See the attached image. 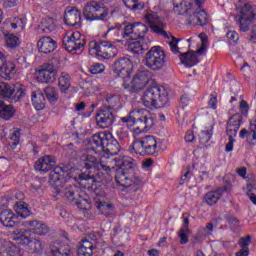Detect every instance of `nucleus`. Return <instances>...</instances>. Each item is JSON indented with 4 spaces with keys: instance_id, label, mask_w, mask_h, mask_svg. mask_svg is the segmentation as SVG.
Listing matches in <instances>:
<instances>
[{
    "instance_id": "nucleus-12",
    "label": "nucleus",
    "mask_w": 256,
    "mask_h": 256,
    "mask_svg": "<svg viewBox=\"0 0 256 256\" xmlns=\"http://www.w3.org/2000/svg\"><path fill=\"white\" fill-rule=\"evenodd\" d=\"M124 25V39L126 41H137V39H144L149 28L141 22L128 23Z\"/></svg>"
},
{
    "instance_id": "nucleus-59",
    "label": "nucleus",
    "mask_w": 256,
    "mask_h": 256,
    "mask_svg": "<svg viewBox=\"0 0 256 256\" xmlns=\"http://www.w3.org/2000/svg\"><path fill=\"white\" fill-rule=\"evenodd\" d=\"M239 107H240L241 113L243 115H247V113L249 112V104L247 103V101L242 100L240 102V106Z\"/></svg>"
},
{
    "instance_id": "nucleus-25",
    "label": "nucleus",
    "mask_w": 256,
    "mask_h": 256,
    "mask_svg": "<svg viewBox=\"0 0 256 256\" xmlns=\"http://www.w3.org/2000/svg\"><path fill=\"white\" fill-rule=\"evenodd\" d=\"M242 123L243 116L241 114L232 115L226 124V135H237Z\"/></svg>"
},
{
    "instance_id": "nucleus-26",
    "label": "nucleus",
    "mask_w": 256,
    "mask_h": 256,
    "mask_svg": "<svg viewBox=\"0 0 256 256\" xmlns=\"http://www.w3.org/2000/svg\"><path fill=\"white\" fill-rule=\"evenodd\" d=\"M64 21L70 27H79L81 23V12L77 8L67 10L64 15Z\"/></svg>"
},
{
    "instance_id": "nucleus-20",
    "label": "nucleus",
    "mask_w": 256,
    "mask_h": 256,
    "mask_svg": "<svg viewBox=\"0 0 256 256\" xmlns=\"http://www.w3.org/2000/svg\"><path fill=\"white\" fill-rule=\"evenodd\" d=\"M173 11L176 15H189L190 11L195 9L194 0H174Z\"/></svg>"
},
{
    "instance_id": "nucleus-45",
    "label": "nucleus",
    "mask_w": 256,
    "mask_h": 256,
    "mask_svg": "<svg viewBox=\"0 0 256 256\" xmlns=\"http://www.w3.org/2000/svg\"><path fill=\"white\" fill-rule=\"evenodd\" d=\"M5 39L7 47H10V49H15L21 45V40L15 34L6 35Z\"/></svg>"
},
{
    "instance_id": "nucleus-41",
    "label": "nucleus",
    "mask_w": 256,
    "mask_h": 256,
    "mask_svg": "<svg viewBox=\"0 0 256 256\" xmlns=\"http://www.w3.org/2000/svg\"><path fill=\"white\" fill-rule=\"evenodd\" d=\"M124 5L128 9H132V11H141V9L145 8V3L140 0H122Z\"/></svg>"
},
{
    "instance_id": "nucleus-18",
    "label": "nucleus",
    "mask_w": 256,
    "mask_h": 256,
    "mask_svg": "<svg viewBox=\"0 0 256 256\" xmlns=\"http://www.w3.org/2000/svg\"><path fill=\"white\" fill-rule=\"evenodd\" d=\"M96 123L100 129H109L115 123V116L110 109L102 108L96 114Z\"/></svg>"
},
{
    "instance_id": "nucleus-50",
    "label": "nucleus",
    "mask_w": 256,
    "mask_h": 256,
    "mask_svg": "<svg viewBox=\"0 0 256 256\" xmlns=\"http://www.w3.org/2000/svg\"><path fill=\"white\" fill-rule=\"evenodd\" d=\"M189 234H191V230H183L180 229L178 231V237L180 238V245H187L189 243Z\"/></svg>"
},
{
    "instance_id": "nucleus-28",
    "label": "nucleus",
    "mask_w": 256,
    "mask_h": 256,
    "mask_svg": "<svg viewBox=\"0 0 256 256\" xmlns=\"http://www.w3.org/2000/svg\"><path fill=\"white\" fill-rule=\"evenodd\" d=\"M0 221L4 227L13 229L17 225V216L13 213V210H4L0 213Z\"/></svg>"
},
{
    "instance_id": "nucleus-46",
    "label": "nucleus",
    "mask_w": 256,
    "mask_h": 256,
    "mask_svg": "<svg viewBox=\"0 0 256 256\" xmlns=\"http://www.w3.org/2000/svg\"><path fill=\"white\" fill-rule=\"evenodd\" d=\"M106 35H113L114 37H118V39H124V24L109 28Z\"/></svg>"
},
{
    "instance_id": "nucleus-24",
    "label": "nucleus",
    "mask_w": 256,
    "mask_h": 256,
    "mask_svg": "<svg viewBox=\"0 0 256 256\" xmlns=\"http://www.w3.org/2000/svg\"><path fill=\"white\" fill-rule=\"evenodd\" d=\"M55 165H57V162L53 156H44L35 162L34 169H36V171L47 173V171H51Z\"/></svg>"
},
{
    "instance_id": "nucleus-60",
    "label": "nucleus",
    "mask_w": 256,
    "mask_h": 256,
    "mask_svg": "<svg viewBox=\"0 0 256 256\" xmlns=\"http://www.w3.org/2000/svg\"><path fill=\"white\" fill-rule=\"evenodd\" d=\"M19 0H4V7L6 9H11L12 7H17Z\"/></svg>"
},
{
    "instance_id": "nucleus-16",
    "label": "nucleus",
    "mask_w": 256,
    "mask_h": 256,
    "mask_svg": "<svg viewBox=\"0 0 256 256\" xmlns=\"http://www.w3.org/2000/svg\"><path fill=\"white\" fill-rule=\"evenodd\" d=\"M151 81V72L149 70H142L135 74L131 81L130 93H137L149 84Z\"/></svg>"
},
{
    "instance_id": "nucleus-23",
    "label": "nucleus",
    "mask_w": 256,
    "mask_h": 256,
    "mask_svg": "<svg viewBox=\"0 0 256 256\" xmlns=\"http://www.w3.org/2000/svg\"><path fill=\"white\" fill-rule=\"evenodd\" d=\"M80 184L84 186V189H88V191H95L101 183V180L98 179L95 175L81 173L79 175Z\"/></svg>"
},
{
    "instance_id": "nucleus-21",
    "label": "nucleus",
    "mask_w": 256,
    "mask_h": 256,
    "mask_svg": "<svg viewBox=\"0 0 256 256\" xmlns=\"http://www.w3.org/2000/svg\"><path fill=\"white\" fill-rule=\"evenodd\" d=\"M241 139H246V143L249 147H255L256 145V121H250L249 128H243L240 133Z\"/></svg>"
},
{
    "instance_id": "nucleus-48",
    "label": "nucleus",
    "mask_w": 256,
    "mask_h": 256,
    "mask_svg": "<svg viewBox=\"0 0 256 256\" xmlns=\"http://www.w3.org/2000/svg\"><path fill=\"white\" fill-rule=\"evenodd\" d=\"M141 111H146L145 109H141V110H138L136 113H135V117L133 116H125V117H122L121 118V122L122 123H126V125H133L136 123L137 125V121L139 118L143 117V114H139V112Z\"/></svg>"
},
{
    "instance_id": "nucleus-62",
    "label": "nucleus",
    "mask_w": 256,
    "mask_h": 256,
    "mask_svg": "<svg viewBox=\"0 0 256 256\" xmlns=\"http://www.w3.org/2000/svg\"><path fill=\"white\" fill-rule=\"evenodd\" d=\"M3 256H21L17 247L10 248Z\"/></svg>"
},
{
    "instance_id": "nucleus-1",
    "label": "nucleus",
    "mask_w": 256,
    "mask_h": 256,
    "mask_svg": "<svg viewBox=\"0 0 256 256\" xmlns=\"http://www.w3.org/2000/svg\"><path fill=\"white\" fill-rule=\"evenodd\" d=\"M86 169H96L104 171L106 175L115 173L117 185L123 187L126 193H137L141 179L135 176V159L129 156L119 155V157L101 156L99 159L93 155H87L85 159Z\"/></svg>"
},
{
    "instance_id": "nucleus-11",
    "label": "nucleus",
    "mask_w": 256,
    "mask_h": 256,
    "mask_svg": "<svg viewBox=\"0 0 256 256\" xmlns=\"http://www.w3.org/2000/svg\"><path fill=\"white\" fill-rule=\"evenodd\" d=\"M62 45L68 53H81L85 49V36L79 31L67 33L63 37Z\"/></svg>"
},
{
    "instance_id": "nucleus-5",
    "label": "nucleus",
    "mask_w": 256,
    "mask_h": 256,
    "mask_svg": "<svg viewBox=\"0 0 256 256\" xmlns=\"http://www.w3.org/2000/svg\"><path fill=\"white\" fill-rule=\"evenodd\" d=\"M88 51L90 55H96V57H101L102 59H111L117 55V47L107 40L89 42Z\"/></svg>"
},
{
    "instance_id": "nucleus-3",
    "label": "nucleus",
    "mask_w": 256,
    "mask_h": 256,
    "mask_svg": "<svg viewBox=\"0 0 256 256\" xmlns=\"http://www.w3.org/2000/svg\"><path fill=\"white\" fill-rule=\"evenodd\" d=\"M90 147L94 153H106L105 157H119V151H121V145L117 139L113 137L112 133L100 132L94 134L90 140Z\"/></svg>"
},
{
    "instance_id": "nucleus-34",
    "label": "nucleus",
    "mask_w": 256,
    "mask_h": 256,
    "mask_svg": "<svg viewBox=\"0 0 256 256\" xmlns=\"http://www.w3.org/2000/svg\"><path fill=\"white\" fill-rule=\"evenodd\" d=\"M145 38H140L138 41H134L129 44V50L134 55H143L147 51V43H143Z\"/></svg>"
},
{
    "instance_id": "nucleus-49",
    "label": "nucleus",
    "mask_w": 256,
    "mask_h": 256,
    "mask_svg": "<svg viewBox=\"0 0 256 256\" xmlns=\"http://www.w3.org/2000/svg\"><path fill=\"white\" fill-rule=\"evenodd\" d=\"M21 141V131L20 130H14L10 134V142L9 145L12 149H15L19 145Z\"/></svg>"
},
{
    "instance_id": "nucleus-22",
    "label": "nucleus",
    "mask_w": 256,
    "mask_h": 256,
    "mask_svg": "<svg viewBox=\"0 0 256 256\" xmlns=\"http://www.w3.org/2000/svg\"><path fill=\"white\" fill-rule=\"evenodd\" d=\"M37 47L40 53L47 55L57 49V41L49 36H44L38 40Z\"/></svg>"
},
{
    "instance_id": "nucleus-51",
    "label": "nucleus",
    "mask_w": 256,
    "mask_h": 256,
    "mask_svg": "<svg viewBox=\"0 0 256 256\" xmlns=\"http://www.w3.org/2000/svg\"><path fill=\"white\" fill-rule=\"evenodd\" d=\"M103 71H105V65L101 63H96L90 67V73H92V75H99L103 73Z\"/></svg>"
},
{
    "instance_id": "nucleus-64",
    "label": "nucleus",
    "mask_w": 256,
    "mask_h": 256,
    "mask_svg": "<svg viewBox=\"0 0 256 256\" xmlns=\"http://www.w3.org/2000/svg\"><path fill=\"white\" fill-rule=\"evenodd\" d=\"M236 256H249V248H241L239 252H236Z\"/></svg>"
},
{
    "instance_id": "nucleus-29",
    "label": "nucleus",
    "mask_w": 256,
    "mask_h": 256,
    "mask_svg": "<svg viewBox=\"0 0 256 256\" xmlns=\"http://www.w3.org/2000/svg\"><path fill=\"white\" fill-rule=\"evenodd\" d=\"M12 239L20 245L31 243V232L27 229H18L12 233Z\"/></svg>"
},
{
    "instance_id": "nucleus-47",
    "label": "nucleus",
    "mask_w": 256,
    "mask_h": 256,
    "mask_svg": "<svg viewBox=\"0 0 256 256\" xmlns=\"http://www.w3.org/2000/svg\"><path fill=\"white\" fill-rule=\"evenodd\" d=\"M27 245L30 253H43V242L41 240H30Z\"/></svg>"
},
{
    "instance_id": "nucleus-7",
    "label": "nucleus",
    "mask_w": 256,
    "mask_h": 256,
    "mask_svg": "<svg viewBox=\"0 0 256 256\" xmlns=\"http://www.w3.org/2000/svg\"><path fill=\"white\" fill-rule=\"evenodd\" d=\"M256 19V6H252L249 3L244 4L238 15L234 16L240 31L247 33L253 25V21Z\"/></svg>"
},
{
    "instance_id": "nucleus-17",
    "label": "nucleus",
    "mask_w": 256,
    "mask_h": 256,
    "mask_svg": "<svg viewBox=\"0 0 256 256\" xmlns=\"http://www.w3.org/2000/svg\"><path fill=\"white\" fill-rule=\"evenodd\" d=\"M39 83H55L57 80V68L53 63L43 64L42 69L37 71Z\"/></svg>"
},
{
    "instance_id": "nucleus-57",
    "label": "nucleus",
    "mask_w": 256,
    "mask_h": 256,
    "mask_svg": "<svg viewBox=\"0 0 256 256\" xmlns=\"http://www.w3.org/2000/svg\"><path fill=\"white\" fill-rule=\"evenodd\" d=\"M213 231V223H207L205 228H202L200 230L201 236L205 237L207 235H211V232Z\"/></svg>"
},
{
    "instance_id": "nucleus-32",
    "label": "nucleus",
    "mask_w": 256,
    "mask_h": 256,
    "mask_svg": "<svg viewBox=\"0 0 256 256\" xmlns=\"http://www.w3.org/2000/svg\"><path fill=\"white\" fill-rule=\"evenodd\" d=\"M75 205L78 209L89 211V209H91V200L89 199V195L85 192H80L78 194V199L75 200Z\"/></svg>"
},
{
    "instance_id": "nucleus-31",
    "label": "nucleus",
    "mask_w": 256,
    "mask_h": 256,
    "mask_svg": "<svg viewBox=\"0 0 256 256\" xmlns=\"http://www.w3.org/2000/svg\"><path fill=\"white\" fill-rule=\"evenodd\" d=\"M15 116V108L12 105H6L5 102L0 101V119L9 121Z\"/></svg>"
},
{
    "instance_id": "nucleus-37",
    "label": "nucleus",
    "mask_w": 256,
    "mask_h": 256,
    "mask_svg": "<svg viewBox=\"0 0 256 256\" xmlns=\"http://www.w3.org/2000/svg\"><path fill=\"white\" fill-rule=\"evenodd\" d=\"M50 252L52 256H69V248L61 245L59 242H52L50 244Z\"/></svg>"
},
{
    "instance_id": "nucleus-33",
    "label": "nucleus",
    "mask_w": 256,
    "mask_h": 256,
    "mask_svg": "<svg viewBox=\"0 0 256 256\" xmlns=\"http://www.w3.org/2000/svg\"><path fill=\"white\" fill-rule=\"evenodd\" d=\"M58 87L62 93H67L71 88V75L67 72H61L58 78Z\"/></svg>"
},
{
    "instance_id": "nucleus-61",
    "label": "nucleus",
    "mask_w": 256,
    "mask_h": 256,
    "mask_svg": "<svg viewBox=\"0 0 256 256\" xmlns=\"http://www.w3.org/2000/svg\"><path fill=\"white\" fill-rule=\"evenodd\" d=\"M184 139H185L186 143H193V141H195V134L193 133L192 130H188L186 132Z\"/></svg>"
},
{
    "instance_id": "nucleus-58",
    "label": "nucleus",
    "mask_w": 256,
    "mask_h": 256,
    "mask_svg": "<svg viewBox=\"0 0 256 256\" xmlns=\"http://www.w3.org/2000/svg\"><path fill=\"white\" fill-rule=\"evenodd\" d=\"M208 105L210 109H217V93L210 94Z\"/></svg>"
},
{
    "instance_id": "nucleus-44",
    "label": "nucleus",
    "mask_w": 256,
    "mask_h": 256,
    "mask_svg": "<svg viewBox=\"0 0 256 256\" xmlns=\"http://www.w3.org/2000/svg\"><path fill=\"white\" fill-rule=\"evenodd\" d=\"M44 93L50 103H57L59 101V93H57L55 87H46Z\"/></svg>"
},
{
    "instance_id": "nucleus-52",
    "label": "nucleus",
    "mask_w": 256,
    "mask_h": 256,
    "mask_svg": "<svg viewBox=\"0 0 256 256\" xmlns=\"http://www.w3.org/2000/svg\"><path fill=\"white\" fill-rule=\"evenodd\" d=\"M211 133L209 131H202L199 135L201 145H207L211 141Z\"/></svg>"
},
{
    "instance_id": "nucleus-13",
    "label": "nucleus",
    "mask_w": 256,
    "mask_h": 256,
    "mask_svg": "<svg viewBox=\"0 0 256 256\" xmlns=\"http://www.w3.org/2000/svg\"><path fill=\"white\" fill-rule=\"evenodd\" d=\"M201 38V47L196 52H185L180 54L179 59L182 63V65H185L186 67H194V65H197L199 63L198 55H205L207 53V36L204 34L200 35Z\"/></svg>"
},
{
    "instance_id": "nucleus-6",
    "label": "nucleus",
    "mask_w": 256,
    "mask_h": 256,
    "mask_svg": "<svg viewBox=\"0 0 256 256\" xmlns=\"http://www.w3.org/2000/svg\"><path fill=\"white\" fill-rule=\"evenodd\" d=\"M83 13L87 21H105L109 16V9L101 2L92 0L85 4Z\"/></svg>"
},
{
    "instance_id": "nucleus-2",
    "label": "nucleus",
    "mask_w": 256,
    "mask_h": 256,
    "mask_svg": "<svg viewBox=\"0 0 256 256\" xmlns=\"http://www.w3.org/2000/svg\"><path fill=\"white\" fill-rule=\"evenodd\" d=\"M142 115L137 120V127L134 129V141L129 147L131 153L136 155H155L157 153V140L151 135H146L144 131H149L155 125V120L148 110H142L138 113Z\"/></svg>"
},
{
    "instance_id": "nucleus-35",
    "label": "nucleus",
    "mask_w": 256,
    "mask_h": 256,
    "mask_svg": "<svg viewBox=\"0 0 256 256\" xmlns=\"http://www.w3.org/2000/svg\"><path fill=\"white\" fill-rule=\"evenodd\" d=\"M104 103V109H119L121 107V97L117 94H108Z\"/></svg>"
},
{
    "instance_id": "nucleus-63",
    "label": "nucleus",
    "mask_w": 256,
    "mask_h": 256,
    "mask_svg": "<svg viewBox=\"0 0 256 256\" xmlns=\"http://www.w3.org/2000/svg\"><path fill=\"white\" fill-rule=\"evenodd\" d=\"M189 173H191V170H189V168H186L184 174L180 179V185H183L186 181H189Z\"/></svg>"
},
{
    "instance_id": "nucleus-39",
    "label": "nucleus",
    "mask_w": 256,
    "mask_h": 256,
    "mask_svg": "<svg viewBox=\"0 0 256 256\" xmlns=\"http://www.w3.org/2000/svg\"><path fill=\"white\" fill-rule=\"evenodd\" d=\"M32 104L34 105L36 111H41L45 109V96L41 93L32 92Z\"/></svg>"
},
{
    "instance_id": "nucleus-36",
    "label": "nucleus",
    "mask_w": 256,
    "mask_h": 256,
    "mask_svg": "<svg viewBox=\"0 0 256 256\" xmlns=\"http://www.w3.org/2000/svg\"><path fill=\"white\" fill-rule=\"evenodd\" d=\"M223 197V188H218L217 190L207 192L204 196L207 205H215Z\"/></svg>"
},
{
    "instance_id": "nucleus-53",
    "label": "nucleus",
    "mask_w": 256,
    "mask_h": 256,
    "mask_svg": "<svg viewBox=\"0 0 256 256\" xmlns=\"http://www.w3.org/2000/svg\"><path fill=\"white\" fill-rule=\"evenodd\" d=\"M178 43H179V39L172 36V41L169 42V45H170V49H171L172 53H174V55H179V53H181L179 51V46H177Z\"/></svg>"
},
{
    "instance_id": "nucleus-27",
    "label": "nucleus",
    "mask_w": 256,
    "mask_h": 256,
    "mask_svg": "<svg viewBox=\"0 0 256 256\" xmlns=\"http://www.w3.org/2000/svg\"><path fill=\"white\" fill-rule=\"evenodd\" d=\"M25 225L26 227H30V229L33 230V233H35V235H47V233H49L50 231L49 226L45 222H41L38 220L27 221L25 222Z\"/></svg>"
},
{
    "instance_id": "nucleus-56",
    "label": "nucleus",
    "mask_w": 256,
    "mask_h": 256,
    "mask_svg": "<svg viewBox=\"0 0 256 256\" xmlns=\"http://www.w3.org/2000/svg\"><path fill=\"white\" fill-rule=\"evenodd\" d=\"M239 245L241 248L249 249V246L251 245V236L242 237L239 240Z\"/></svg>"
},
{
    "instance_id": "nucleus-38",
    "label": "nucleus",
    "mask_w": 256,
    "mask_h": 256,
    "mask_svg": "<svg viewBox=\"0 0 256 256\" xmlns=\"http://www.w3.org/2000/svg\"><path fill=\"white\" fill-rule=\"evenodd\" d=\"M95 245L91 243L88 239H83L82 244L78 249V256H91L93 255V250Z\"/></svg>"
},
{
    "instance_id": "nucleus-8",
    "label": "nucleus",
    "mask_w": 256,
    "mask_h": 256,
    "mask_svg": "<svg viewBox=\"0 0 256 256\" xmlns=\"http://www.w3.org/2000/svg\"><path fill=\"white\" fill-rule=\"evenodd\" d=\"M0 95L10 103H17L25 97V86L19 82L15 84L0 82Z\"/></svg>"
},
{
    "instance_id": "nucleus-14",
    "label": "nucleus",
    "mask_w": 256,
    "mask_h": 256,
    "mask_svg": "<svg viewBox=\"0 0 256 256\" xmlns=\"http://www.w3.org/2000/svg\"><path fill=\"white\" fill-rule=\"evenodd\" d=\"M188 25L205 27L209 23V16L204 7L194 6V9L190 11L187 18Z\"/></svg>"
},
{
    "instance_id": "nucleus-54",
    "label": "nucleus",
    "mask_w": 256,
    "mask_h": 256,
    "mask_svg": "<svg viewBox=\"0 0 256 256\" xmlns=\"http://www.w3.org/2000/svg\"><path fill=\"white\" fill-rule=\"evenodd\" d=\"M227 137H228L229 141L226 144V152L231 153V151H233V143H235V137H237V135L227 134Z\"/></svg>"
},
{
    "instance_id": "nucleus-15",
    "label": "nucleus",
    "mask_w": 256,
    "mask_h": 256,
    "mask_svg": "<svg viewBox=\"0 0 256 256\" xmlns=\"http://www.w3.org/2000/svg\"><path fill=\"white\" fill-rule=\"evenodd\" d=\"M144 19H146V23H148L150 29L154 33H157V35H162V37H169L167 31H165V23H163V19L159 17V14L155 12L147 13L144 16Z\"/></svg>"
},
{
    "instance_id": "nucleus-43",
    "label": "nucleus",
    "mask_w": 256,
    "mask_h": 256,
    "mask_svg": "<svg viewBox=\"0 0 256 256\" xmlns=\"http://www.w3.org/2000/svg\"><path fill=\"white\" fill-rule=\"evenodd\" d=\"M0 76L2 79H5L6 81H9L11 79L12 75H15V66L13 64H6L2 70H0Z\"/></svg>"
},
{
    "instance_id": "nucleus-55",
    "label": "nucleus",
    "mask_w": 256,
    "mask_h": 256,
    "mask_svg": "<svg viewBox=\"0 0 256 256\" xmlns=\"http://www.w3.org/2000/svg\"><path fill=\"white\" fill-rule=\"evenodd\" d=\"M226 37L230 43H237L239 41V34L235 31H228Z\"/></svg>"
},
{
    "instance_id": "nucleus-9",
    "label": "nucleus",
    "mask_w": 256,
    "mask_h": 256,
    "mask_svg": "<svg viewBox=\"0 0 256 256\" xmlns=\"http://www.w3.org/2000/svg\"><path fill=\"white\" fill-rule=\"evenodd\" d=\"M165 57L163 48L154 46L146 53L144 65L152 71H161L165 67Z\"/></svg>"
},
{
    "instance_id": "nucleus-19",
    "label": "nucleus",
    "mask_w": 256,
    "mask_h": 256,
    "mask_svg": "<svg viewBox=\"0 0 256 256\" xmlns=\"http://www.w3.org/2000/svg\"><path fill=\"white\" fill-rule=\"evenodd\" d=\"M131 69V60L129 58H120L114 63V73L116 77L126 79L129 77V71Z\"/></svg>"
},
{
    "instance_id": "nucleus-40",
    "label": "nucleus",
    "mask_w": 256,
    "mask_h": 256,
    "mask_svg": "<svg viewBox=\"0 0 256 256\" xmlns=\"http://www.w3.org/2000/svg\"><path fill=\"white\" fill-rule=\"evenodd\" d=\"M81 189H79V187L77 186H68L65 188V197H67V199H69V201H75L77 200L79 197V193H81Z\"/></svg>"
},
{
    "instance_id": "nucleus-4",
    "label": "nucleus",
    "mask_w": 256,
    "mask_h": 256,
    "mask_svg": "<svg viewBox=\"0 0 256 256\" xmlns=\"http://www.w3.org/2000/svg\"><path fill=\"white\" fill-rule=\"evenodd\" d=\"M141 103L148 109H161L169 103V94L163 86L148 88L141 96Z\"/></svg>"
},
{
    "instance_id": "nucleus-42",
    "label": "nucleus",
    "mask_w": 256,
    "mask_h": 256,
    "mask_svg": "<svg viewBox=\"0 0 256 256\" xmlns=\"http://www.w3.org/2000/svg\"><path fill=\"white\" fill-rule=\"evenodd\" d=\"M96 207L100 211L102 215H105L106 217L108 215H111L113 213V205L107 203V202H96Z\"/></svg>"
},
{
    "instance_id": "nucleus-30",
    "label": "nucleus",
    "mask_w": 256,
    "mask_h": 256,
    "mask_svg": "<svg viewBox=\"0 0 256 256\" xmlns=\"http://www.w3.org/2000/svg\"><path fill=\"white\" fill-rule=\"evenodd\" d=\"M14 210L18 217H21L22 219H27V217L31 216V208H29V204L24 201L16 202Z\"/></svg>"
},
{
    "instance_id": "nucleus-10",
    "label": "nucleus",
    "mask_w": 256,
    "mask_h": 256,
    "mask_svg": "<svg viewBox=\"0 0 256 256\" xmlns=\"http://www.w3.org/2000/svg\"><path fill=\"white\" fill-rule=\"evenodd\" d=\"M71 173H73V166H57L50 172L49 184L51 185V187L59 189V187H63V185L67 183V179L71 177L69 176L71 175Z\"/></svg>"
}]
</instances>
